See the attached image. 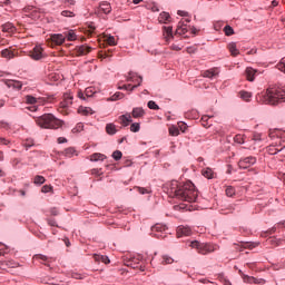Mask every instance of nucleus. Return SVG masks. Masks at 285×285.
Masks as SVG:
<instances>
[{"mask_svg":"<svg viewBox=\"0 0 285 285\" xmlns=\"http://www.w3.org/2000/svg\"><path fill=\"white\" fill-rule=\"evenodd\" d=\"M127 81H134L135 83H137L131 87V90H135V88L141 86V81H144V78L141 76L137 77V73L130 71L127 76Z\"/></svg>","mask_w":285,"mask_h":285,"instance_id":"nucleus-9","label":"nucleus"},{"mask_svg":"<svg viewBox=\"0 0 285 285\" xmlns=\"http://www.w3.org/2000/svg\"><path fill=\"white\" fill-rule=\"evenodd\" d=\"M42 193H50L52 190V187L51 186H48V185H45L42 186Z\"/></svg>","mask_w":285,"mask_h":285,"instance_id":"nucleus-57","label":"nucleus"},{"mask_svg":"<svg viewBox=\"0 0 285 285\" xmlns=\"http://www.w3.org/2000/svg\"><path fill=\"white\" fill-rule=\"evenodd\" d=\"M208 119H210V117H208V116L202 117V124H203L204 128H210V125L208 124Z\"/></svg>","mask_w":285,"mask_h":285,"instance_id":"nucleus-45","label":"nucleus"},{"mask_svg":"<svg viewBox=\"0 0 285 285\" xmlns=\"http://www.w3.org/2000/svg\"><path fill=\"white\" fill-rule=\"evenodd\" d=\"M146 115V111L141 107H135L130 112H127L125 115L119 116V121L121 126H129L132 124V117L134 119H141Z\"/></svg>","mask_w":285,"mask_h":285,"instance_id":"nucleus-4","label":"nucleus"},{"mask_svg":"<svg viewBox=\"0 0 285 285\" xmlns=\"http://www.w3.org/2000/svg\"><path fill=\"white\" fill-rule=\"evenodd\" d=\"M1 28H2V32H14L16 30L14 24H12V22H7L2 24Z\"/></svg>","mask_w":285,"mask_h":285,"instance_id":"nucleus-28","label":"nucleus"},{"mask_svg":"<svg viewBox=\"0 0 285 285\" xmlns=\"http://www.w3.org/2000/svg\"><path fill=\"white\" fill-rule=\"evenodd\" d=\"M67 141H68V139H66L63 137L58 138V144H66Z\"/></svg>","mask_w":285,"mask_h":285,"instance_id":"nucleus-61","label":"nucleus"},{"mask_svg":"<svg viewBox=\"0 0 285 285\" xmlns=\"http://www.w3.org/2000/svg\"><path fill=\"white\" fill-rule=\"evenodd\" d=\"M253 140L254 141H262V134H254L253 135Z\"/></svg>","mask_w":285,"mask_h":285,"instance_id":"nucleus-58","label":"nucleus"},{"mask_svg":"<svg viewBox=\"0 0 285 285\" xmlns=\"http://www.w3.org/2000/svg\"><path fill=\"white\" fill-rule=\"evenodd\" d=\"M94 259L96 262H102V264H110V258H108V256H104V255H94Z\"/></svg>","mask_w":285,"mask_h":285,"instance_id":"nucleus-31","label":"nucleus"},{"mask_svg":"<svg viewBox=\"0 0 285 285\" xmlns=\"http://www.w3.org/2000/svg\"><path fill=\"white\" fill-rule=\"evenodd\" d=\"M65 156L72 158V157L77 156V150L72 147H69V148L65 149Z\"/></svg>","mask_w":285,"mask_h":285,"instance_id":"nucleus-33","label":"nucleus"},{"mask_svg":"<svg viewBox=\"0 0 285 285\" xmlns=\"http://www.w3.org/2000/svg\"><path fill=\"white\" fill-rule=\"evenodd\" d=\"M106 132L107 135H117V127L115 126V124H107Z\"/></svg>","mask_w":285,"mask_h":285,"instance_id":"nucleus-30","label":"nucleus"},{"mask_svg":"<svg viewBox=\"0 0 285 285\" xmlns=\"http://www.w3.org/2000/svg\"><path fill=\"white\" fill-rule=\"evenodd\" d=\"M119 99H124L122 92H116L114 96H111L110 101H117Z\"/></svg>","mask_w":285,"mask_h":285,"instance_id":"nucleus-43","label":"nucleus"},{"mask_svg":"<svg viewBox=\"0 0 285 285\" xmlns=\"http://www.w3.org/2000/svg\"><path fill=\"white\" fill-rule=\"evenodd\" d=\"M234 141H235L236 144H244V136H242V135H236V136L234 137Z\"/></svg>","mask_w":285,"mask_h":285,"instance_id":"nucleus-47","label":"nucleus"},{"mask_svg":"<svg viewBox=\"0 0 285 285\" xmlns=\"http://www.w3.org/2000/svg\"><path fill=\"white\" fill-rule=\"evenodd\" d=\"M193 229L188 226L180 225L177 227V237H190Z\"/></svg>","mask_w":285,"mask_h":285,"instance_id":"nucleus-11","label":"nucleus"},{"mask_svg":"<svg viewBox=\"0 0 285 285\" xmlns=\"http://www.w3.org/2000/svg\"><path fill=\"white\" fill-rule=\"evenodd\" d=\"M190 247L195 248L199 255H208L210 253H215V250L219 249V246L210 243H199L198 240H194L190 243Z\"/></svg>","mask_w":285,"mask_h":285,"instance_id":"nucleus-5","label":"nucleus"},{"mask_svg":"<svg viewBox=\"0 0 285 285\" xmlns=\"http://www.w3.org/2000/svg\"><path fill=\"white\" fill-rule=\"evenodd\" d=\"M108 57H110V51H105V52H100L99 53V58L100 59H108Z\"/></svg>","mask_w":285,"mask_h":285,"instance_id":"nucleus-55","label":"nucleus"},{"mask_svg":"<svg viewBox=\"0 0 285 285\" xmlns=\"http://www.w3.org/2000/svg\"><path fill=\"white\" fill-rule=\"evenodd\" d=\"M159 23H170V13L161 12L158 17Z\"/></svg>","mask_w":285,"mask_h":285,"instance_id":"nucleus-22","label":"nucleus"},{"mask_svg":"<svg viewBox=\"0 0 285 285\" xmlns=\"http://www.w3.org/2000/svg\"><path fill=\"white\" fill-rule=\"evenodd\" d=\"M121 157H124V154H121V151L116 150V151L112 153V158H114L116 161H119V159H121Z\"/></svg>","mask_w":285,"mask_h":285,"instance_id":"nucleus-44","label":"nucleus"},{"mask_svg":"<svg viewBox=\"0 0 285 285\" xmlns=\"http://www.w3.org/2000/svg\"><path fill=\"white\" fill-rule=\"evenodd\" d=\"M52 46H61L66 41L63 33H55L50 37Z\"/></svg>","mask_w":285,"mask_h":285,"instance_id":"nucleus-12","label":"nucleus"},{"mask_svg":"<svg viewBox=\"0 0 285 285\" xmlns=\"http://www.w3.org/2000/svg\"><path fill=\"white\" fill-rule=\"evenodd\" d=\"M105 41L108 43V46H117V42L115 41V37L112 36H105Z\"/></svg>","mask_w":285,"mask_h":285,"instance_id":"nucleus-37","label":"nucleus"},{"mask_svg":"<svg viewBox=\"0 0 285 285\" xmlns=\"http://www.w3.org/2000/svg\"><path fill=\"white\" fill-rule=\"evenodd\" d=\"M35 121L40 128H47L51 130H57L61 128L62 121L57 119L52 114H45L40 117H36Z\"/></svg>","mask_w":285,"mask_h":285,"instance_id":"nucleus-3","label":"nucleus"},{"mask_svg":"<svg viewBox=\"0 0 285 285\" xmlns=\"http://www.w3.org/2000/svg\"><path fill=\"white\" fill-rule=\"evenodd\" d=\"M136 190L140 194V195H148V193H150V190L144 188V187H137Z\"/></svg>","mask_w":285,"mask_h":285,"instance_id":"nucleus-49","label":"nucleus"},{"mask_svg":"<svg viewBox=\"0 0 285 285\" xmlns=\"http://www.w3.org/2000/svg\"><path fill=\"white\" fill-rule=\"evenodd\" d=\"M49 226H57V222L49 219L48 220Z\"/></svg>","mask_w":285,"mask_h":285,"instance_id":"nucleus-64","label":"nucleus"},{"mask_svg":"<svg viewBox=\"0 0 285 285\" xmlns=\"http://www.w3.org/2000/svg\"><path fill=\"white\" fill-rule=\"evenodd\" d=\"M169 135H170L171 137H178V135H179V128H178V127H175V126L169 127Z\"/></svg>","mask_w":285,"mask_h":285,"instance_id":"nucleus-36","label":"nucleus"},{"mask_svg":"<svg viewBox=\"0 0 285 285\" xmlns=\"http://www.w3.org/2000/svg\"><path fill=\"white\" fill-rule=\"evenodd\" d=\"M98 12H102L104 14H110V12H112V7L109 2H101L99 4Z\"/></svg>","mask_w":285,"mask_h":285,"instance_id":"nucleus-14","label":"nucleus"},{"mask_svg":"<svg viewBox=\"0 0 285 285\" xmlns=\"http://www.w3.org/2000/svg\"><path fill=\"white\" fill-rule=\"evenodd\" d=\"M33 184L41 186V184H46V178L38 175L33 178Z\"/></svg>","mask_w":285,"mask_h":285,"instance_id":"nucleus-35","label":"nucleus"},{"mask_svg":"<svg viewBox=\"0 0 285 285\" xmlns=\"http://www.w3.org/2000/svg\"><path fill=\"white\" fill-rule=\"evenodd\" d=\"M166 230H168V227H166V225L156 224L151 227V235L153 237H157V239H164V237H166V235H164Z\"/></svg>","mask_w":285,"mask_h":285,"instance_id":"nucleus-6","label":"nucleus"},{"mask_svg":"<svg viewBox=\"0 0 285 285\" xmlns=\"http://www.w3.org/2000/svg\"><path fill=\"white\" fill-rule=\"evenodd\" d=\"M245 76L247 81H255V77H257V70L253 67H247L245 70Z\"/></svg>","mask_w":285,"mask_h":285,"instance_id":"nucleus-13","label":"nucleus"},{"mask_svg":"<svg viewBox=\"0 0 285 285\" xmlns=\"http://www.w3.org/2000/svg\"><path fill=\"white\" fill-rule=\"evenodd\" d=\"M7 86L9 88H14L16 90H21V88H23V83H21V81H17V80H9L7 82Z\"/></svg>","mask_w":285,"mask_h":285,"instance_id":"nucleus-21","label":"nucleus"},{"mask_svg":"<svg viewBox=\"0 0 285 285\" xmlns=\"http://www.w3.org/2000/svg\"><path fill=\"white\" fill-rule=\"evenodd\" d=\"M243 282L245 284H262L264 282V279L255 278V277L248 276V275H243Z\"/></svg>","mask_w":285,"mask_h":285,"instance_id":"nucleus-15","label":"nucleus"},{"mask_svg":"<svg viewBox=\"0 0 285 285\" xmlns=\"http://www.w3.org/2000/svg\"><path fill=\"white\" fill-rule=\"evenodd\" d=\"M164 37L166 41H170V39H173V27H164Z\"/></svg>","mask_w":285,"mask_h":285,"instance_id":"nucleus-25","label":"nucleus"},{"mask_svg":"<svg viewBox=\"0 0 285 285\" xmlns=\"http://www.w3.org/2000/svg\"><path fill=\"white\" fill-rule=\"evenodd\" d=\"M0 144H3V146H8V144H10V140L0 137Z\"/></svg>","mask_w":285,"mask_h":285,"instance_id":"nucleus-60","label":"nucleus"},{"mask_svg":"<svg viewBox=\"0 0 285 285\" xmlns=\"http://www.w3.org/2000/svg\"><path fill=\"white\" fill-rule=\"evenodd\" d=\"M218 75H219V71H217V69H209L203 72V77H206L207 79H213Z\"/></svg>","mask_w":285,"mask_h":285,"instance_id":"nucleus-20","label":"nucleus"},{"mask_svg":"<svg viewBox=\"0 0 285 285\" xmlns=\"http://www.w3.org/2000/svg\"><path fill=\"white\" fill-rule=\"evenodd\" d=\"M7 266H9V268H17V267L19 266V263L9 261V262L7 263Z\"/></svg>","mask_w":285,"mask_h":285,"instance_id":"nucleus-56","label":"nucleus"},{"mask_svg":"<svg viewBox=\"0 0 285 285\" xmlns=\"http://www.w3.org/2000/svg\"><path fill=\"white\" fill-rule=\"evenodd\" d=\"M26 104H30L31 106H35V104H41L43 101V98H36L35 96H26Z\"/></svg>","mask_w":285,"mask_h":285,"instance_id":"nucleus-18","label":"nucleus"},{"mask_svg":"<svg viewBox=\"0 0 285 285\" xmlns=\"http://www.w3.org/2000/svg\"><path fill=\"white\" fill-rule=\"evenodd\" d=\"M227 48H228L232 57H237L239 55V49H237V43L230 42L227 45Z\"/></svg>","mask_w":285,"mask_h":285,"instance_id":"nucleus-19","label":"nucleus"},{"mask_svg":"<svg viewBox=\"0 0 285 285\" xmlns=\"http://www.w3.org/2000/svg\"><path fill=\"white\" fill-rule=\"evenodd\" d=\"M6 250H8V246H6L3 243H0V257L6 255Z\"/></svg>","mask_w":285,"mask_h":285,"instance_id":"nucleus-50","label":"nucleus"},{"mask_svg":"<svg viewBox=\"0 0 285 285\" xmlns=\"http://www.w3.org/2000/svg\"><path fill=\"white\" fill-rule=\"evenodd\" d=\"M238 95L243 101H250L253 99V94L248 91H240Z\"/></svg>","mask_w":285,"mask_h":285,"instance_id":"nucleus-32","label":"nucleus"},{"mask_svg":"<svg viewBox=\"0 0 285 285\" xmlns=\"http://www.w3.org/2000/svg\"><path fill=\"white\" fill-rule=\"evenodd\" d=\"M91 175H97L99 177L104 175V171H101V169L95 168V169H91Z\"/></svg>","mask_w":285,"mask_h":285,"instance_id":"nucleus-54","label":"nucleus"},{"mask_svg":"<svg viewBox=\"0 0 285 285\" xmlns=\"http://www.w3.org/2000/svg\"><path fill=\"white\" fill-rule=\"evenodd\" d=\"M224 32H225L226 37H232V35H235V30L233 29V27H230L228 24L225 26Z\"/></svg>","mask_w":285,"mask_h":285,"instance_id":"nucleus-38","label":"nucleus"},{"mask_svg":"<svg viewBox=\"0 0 285 285\" xmlns=\"http://www.w3.org/2000/svg\"><path fill=\"white\" fill-rule=\"evenodd\" d=\"M255 164H257V158L253 157V156H249V157H246V158H242L239 161H238V166L239 168H250V166H255Z\"/></svg>","mask_w":285,"mask_h":285,"instance_id":"nucleus-8","label":"nucleus"},{"mask_svg":"<svg viewBox=\"0 0 285 285\" xmlns=\"http://www.w3.org/2000/svg\"><path fill=\"white\" fill-rule=\"evenodd\" d=\"M92 50L91 47H88V46H79V47H76L75 50H73V55L76 57H83L85 55H89V52Z\"/></svg>","mask_w":285,"mask_h":285,"instance_id":"nucleus-10","label":"nucleus"},{"mask_svg":"<svg viewBox=\"0 0 285 285\" xmlns=\"http://www.w3.org/2000/svg\"><path fill=\"white\" fill-rule=\"evenodd\" d=\"M257 99L261 104H266L268 106H277V104H284L285 91L284 89L274 86L267 88L266 92L261 95Z\"/></svg>","mask_w":285,"mask_h":285,"instance_id":"nucleus-2","label":"nucleus"},{"mask_svg":"<svg viewBox=\"0 0 285 285\" xmlns=\"http://www.w3.org/2000/svg\"><path fill=\"white\" fill-rule=\"evenodd\" d=\"M69 106H72V96L66 94L63 96V101L60 102V108L66 109L69 108Z\"/></svg>","mask_w":285,"mask_h":285,"instance_id":"nucleus-16","label":"nucleus"},{"mask_svg":"<svg viewBox=\"0 0 285 285\" xmlns=\"http://www.w3.org/2000/svg\"><path fill=\"white\" fill-rule=\"evenodd\" d=\"M29 57L32 58L33 61H41V59H46V53H43V48H41V46H36L29 51Z\"/></svg>","mask_w":285,"mask_h":285,"instance_id":"nucleus-7","label":"nucleus"},{"mask_svg":"<svg viewBox=\"0 0 285 285\" xmlns=\"http://www.w3.org/2000/svg\"><path fill=\"white\" fill-rule=\"evenodd\" d=\"M147 106L150 110H159V106L154 100L148 101Z\"/></svg>","mask_w":285,"mask_h":285,"instance_id":"nucleus-41","label":"nucleus"},{"mask_svg":"<svg viewBox=\"0 0 285 285\" xmlns=\"http://www.w3.org/2000/svg\"><path fill=\"white\" fill-rule=\"evenodd\" d=\"M281 226H285V223H278L276 224L274 227H272L269 230H267L266 233L268 235H273V233H275L277 230V228H279Z\"/></svg>","mask_w":285,"mask_h":285,"instance_id":"nucleus-40","label":"nucleus"},{"mask_svg":"<svg viewBox=\"0 0 285 285\" xmlns=\"http://www.w3.org/2000/svg\"><path fill=\"white\" fill-rule=\"evenodd\" d=\"M140 129H141V126L139 125V122H134L130 125L131 132H139Z\"/></svg>","mask_w":285,"mask_h":285,"instance_id":"nucleus-39","label":"nucleus"},{"mask_svg":"<svg viewBox=\"0 0 285 285\" xmlns=\"http://www.w3.org/2000/svg\"><path fill=\"white\" fill-rule=\"evenodd\" d=\"M281 150H282V148L281 149H277L275 147H269L268 148L269 155H277V153H279Z\"/></svg>","mask_w":285,"mask_h":285,"instance_id":"nucleus-52","label":"nucleus"},{"mask_svg":"<svg viewBox=\"0 0 285 285\" xmlns=\"http://www.w3.org/2000/svg\"><path fill=\"white\" fill-rule=\"evenodd\" d=\"M24 146H26V148H32V146H35V140H27L24 142Z\"/></svg>","mask_w":285,"mask_h":285,"instance_id":"nucleus-59","label":"nucleus"},{"mask_svg":"<svg viewBox=\"0 0 285 285\" xmlns=\"http://www.w3.org/2000/svg\"><path fill=\"white\" fill-rule=\"evenodd\" d=\"M171 50L179 51V50H181V48L179 46H177V45H173L171 46Z\"/></svg>","mask_w":285,"mask_h":285,"instance_id":"nucleus-63","label":"nucleus"},{"mask_svg":"<svg viewBox=\"0 0 285 285\" xmlns=\"http://www.w3.org/2000/svg\"><path fill=\"white\" fill-rule=\"evenodd\" d=\"M178 128L181 130V132H186L188 125H186V122H178Z\"/></svg>","mask_w":285,"mask_h":285,"instance_id":"nucleus-48","label":"nucleus"},{"mask_svg":"<svg viewBox=\"0 0 285 285\" xmlns=\"http://www.w3.org/2000/svg\"><path fill=\"white\" fill-rule=\"evenodd\" d=\"M65 39H67L68 41H76L77 39V33H75L73 30H69L67 32L63 33Z\"/></svg>","mask_w":285,"mask_h":285,"instance_id":"nucleus-29","label":"nucleus"},{"mask_svg":"<svg viewBox=\"0 0 285 285\" xmlns=\"http://www.w3.org/2000/svg\"><path fill=\"white\" fill-rule=\"evenodd\" d=\"M106 159V155L100 153H95L90 156V161H104Z\"/></svg>","mask_w":285,"mask_h":285,"instance_id":"nucleus-26","label":"nucleus"},{"mask_svg":"<svg viewBox=\"0 0 285 285\" xmlns=\"http://www.w3.org/2000/svg\"><path fill=\"white\" fill-rule=\"evenodd\" d=\"M62 17H75V13L72 11L65 10L61 12Z\"/></svg>","mask_w":285,"mask_h":285,"instance_id":"nucleus-53","label":"nucleus"},{"mask_svg":"<svg viewBox=\"0 0 285 285\" xmlns=\"http://www.w3.org/2000/svg\"><path fill=\"white\" fill-rule=\"evenodd\" d=\"M202 175L206 177V179H213V177H215V173L209 167L203 169Z\"/></svg>","mask_w":285,"mask_h":285,"instance_id":"nucleus-27","label":"nucleus"},{"mask_svg":"<svg viewBox=\"0 0 285 285\" xmlns=\"http://www.w3.org/2000/svg\"><path fill=\"white\" fill-rule=\"evenodd\" d=\"M174 263H175V258L171 257L170 255L164 254L160 256V264L163 266H168V264H174Z\"/></svg>","mask_w":285,"mask_h":285,"instance_id":"nucleus-17","label":"nucleus"},{"mask_svg":"<svg viewBox=\"0 0 285 285\" xmlns=\"http://www.w3.org/2000/svg\"><path fill=\"white\" fill-rule=\"evenodd\" d=\"M200 284H210V281L206 279V278H200L199 279Z\"/></svg>","mask_w":285,"mask_h":285,"instance_id":"nucleus-62","label":"nucleus"},{"mask_svg":"<svg viewBox=\"0 0 285 285\" xmlns=\"http://www.w3.org/2000/svg\"><path fill=\"white\" fill-rule=\"evenodd\" d=\"M33 259H39L40 262H48V256L38 254L33 257Z\"/></svg>","mask_w":285,"mask_h":285,"instance_id":"nucleus-46","label":"nucleus"},{"mask_svg":"<svg viewBox=\"0 0 285 285\" xmlns=\"http://www.w3.org/2000/svg\"><path fill=\"white\" fill-rule=\"evenodd\" d=\"M78 112H79L80 115L88 116V115H92V109L89 108V107H79V108H78Z\"/></svg>","mask_w":285,"mask_h":285,"instance_id":"nucleus-34","label":"nucleus"},{"mask_svg":"<svg viewBox=\"0 0 285 285\" xmlns=\"http://www.w3.org/2000/svg\"><path fill=\"white\" fill-rule=\"evenodd\" d=\"M187 24L184 22H179L176 29V35H186L188 32Z\"/></svg>","mask_w":285,"mask_h":285,"instance_id":"nucleus-23","label":"nucleus"},{"mask_svg":"<svg viewBox=\"0 0 285 285\" xmlns=\"http://www.w3.org/2000/svg\"><path fill=\"white\" fill-rule=\"evenodd\" d=\"M225 193H226L227 197H233L235 195V187H233V186L227 187Z\"/></svg>","mask_w":285,"mask_h":285,"instance_id":"nucleus-42","label":"nucleus"},{"mask_svg":"<svg viewBox=\"0 0 285 285\" xmlns=\"http://www.w3.org/2000/svg\"><path fill=\"white\" fill-rule=\"evenodd\" d=\"M256 246H258L257 243H245L244 244V248H249V249L256 248Z\"/></svg>","mask_w":285,"mask_h":285,"instance_id":"nucleus-51","label":"nucleus"},{"mask_svg":"<svg viewBox=\"0 0 285 285\" xmlns=\"http://www.w3.org/2000/svg\"><path fill=\"white\" fill-rule=\"evenodd\" d=\"M165 188L169 197H176V199H180V202H188L189 204L197 202L198 193L195 188V184L191 181L180 184L177 180H173L168 183Z\"/></svg>","mask_w":285,"mask_h":285,"instance_id":"nucleus-1","label":"nucleus"},{"mask_svg":"<svg viewBox=\"0 0 285 285\" xmlns=\"http://www.w3.org/2000/svg\"><path fill=\"white\" fill-rule=\"evenodd\" d=\"M1 57H3V59H14L16 55L14 51L10 49H3L1 51Z\"/></svg>","mask_w":285,"mask_h":285,"instance_id":"nucleus-24","label":"nucleus"}]
</instances>
